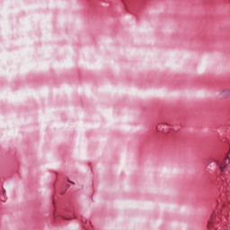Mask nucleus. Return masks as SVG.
<instances>
[{
	"label": "nucleus",
	"instance_id": "obj_4",
	"mask_svg": "<svg viewBox=\"0 0 230 230\" xmlns=\"http://www.w3.org/2000/svg\"><path fill=\"white\" fill-rule=\"evenodd\" d=\"M66 181H67V182H69V184H72L73 186H75V181H73L69 179H67Z\"/></svg>",
	"mask_w": 230,
	"mask_h": 230
},
{
	"label": "nucleus",
	"instance_id": "obj_2",
	"mask_svg": "<svg viewBox=\"0 0 230 230\" xmlns=\"http://www.w3.org/2000/svg\"><path fill=\"white\" fill-rule=\"evenodd\" d=\"M219 94L222 98H229L230 89L222 90V91L219 92Z\"/></svg>",
	"mask_w": 230,
	"mask_h": 230
},
{
	"label": "nucleus",
	"instance_id": "obj_6",
	"mask_svg": "<svg viewBox=\"0 0 230 230\" xmlns=\"http://www.w3.org/2000/svg\"><path fill=\"white\" fill-rule=\"evenodd\" d=\"M213 223L211 221H208V226H211Z\"/></svg>",
	"mask_w": 230,
	"mask_h": 230
},
{
	"label": "nucleus",
	"instance_id": "obj_5",
	"mask_svg": "<svg viewBox=\"0 0 230 230\" xmlns=\"http://www.w3.org/2000/svg\"><path fill=\"white\" fill-rule=\"evenodd\" d=\"M3 195H6V190L4 189L3 190Z\"/></svg>",
	"mask_w": 230,
	"mask_h": 230
},
{
	"label": "nucleus",
	"instance_id": "obj_1",
	"mask_svg": "<svg viewBox=\"0 0 230 230\" xmlns=\"http://www.w3.org/2000/svg\"><path fill=\"white\" fill-rule=\"evenodd\" d=\"M216 164L218 166L219 170L223 172L224 170H226V168H227V165L230 163L229 157H226L223 160V163L218 161V160H215Z\"/></svg>",
	"mask_w": 230,
	"mask_h": 230
},
{
	"label": "nucleus",
	"instance_id": "obj_3",
	"mask_svg": "<svg viewBox=\"0 0 230 230\" xmlns=\"http://www.w3.org/2000/svg\"><path fill=\"white\" fill-rule=\"evenodd\" d=\"M61 218H62L63 220H71V217H66V216H62Z\"/></svg>",
	"mask_w": 230,
	"mask_h": 230
},
{
	"label": "nucleus",
	"instance_id": "obj_8",
	"mask_svg": "<svg viewBox=\"0 0 230 230\" xmlns=\"http://www.w3.org/2000/svg\"><path fill=\"white\" fill-rule=\"evenodd\" d=\"M67 188H69V185H67Z\"/></svg>",
	"mask_w": 230,
	"mask_h": 230
},
{
	"label": "nucleus",
	"instance_id": "obj_7",
	"mask_svg": "<svg viewBox=\"0 0 230 230\" xmlns=\"http://www.w3.org/2000/svg\"><path fill=\"white\" fill-rule=\"evenodd\" d=\"M66 193V190H64L63 192H61V195H64Z\"/></svg>",
	"mask_w": 230,
	"mask_h": 230
}]
</instances>
